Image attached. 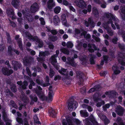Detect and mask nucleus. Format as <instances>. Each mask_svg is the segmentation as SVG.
<instances>
[{"mask_svg":"<svg viewBox=\"0 0 125 125\" xmlns=\"http://www.w3.org/2000/svg\"><path fill=\"white\" fill-rule=\"evenodd\" d=\"M17 44L18 45V46L20 49V50L22 51L23 49L22 47V41L21 40L19 39L17 41Z\"/></svg>","mask_w":125,"mask_h":125,"instance_id":"a878e982","label":"nucleus"},{"mask_svg":"<svg viewBox=\"0 0 125 125\" xmlns=\"http://www.w3.org/2000/svg\"><path fill=\"white\" fill-rule=\"evenodd\" d=\"M55 72L52 69H50L49 73V76L51 78H52L54 75Z\"/></svg>","mask_w":125,"mask_h":125,"instance_id":"ea45409f","label":"nucleus"},{"mask_svg":"<svg viewBox=\"0 0 125 125\" xmlns=\"http://www.w3.org/2000/svg\"><path fill=\"white\" fill-rule=\"evenodd\" d=\"M95 119L94 118L93 115L92 114H91L90 116L88 118H86V122L89 120L92 122Z\"/></svg>","mask_w":125,"mask_h":125,"instance_id":"c9c22d12","label":"nucleus"},{"mask_svg":"<svg viewBox=\"0 0 125 125\" xmlns=\"http://www.w3.org/2000/svg\"><path fill=\"white\" fill-rule=\"evenodd\" d=\"M61 78V77L59 75H57L54 77V80L55 81H56L57 80H60Z\"/></svg>","mask_w":125,"mask_h":125,"instance_id":"774afa93","label":"nucleus"},{"mask_svg":"<svg viewBox=\"0 0 125 125\" xmlns=\"http://www.w3.org/2000/svg\"><path fill=\"white\" fill-rule=\"evenodd\" d=\"M53 22L55 25H58L60 22V19L57 15H55L53 17Z\"/></svg>","mask_w":125,"mask_h":125,"instance_id":"412c9836","label":"nucleus"},{"mask_svg":"<svg viewBox=\"0 0 125 125\" xmlns=\"http://www.w3.org/2000/svg\"><path fill=\"white\" fill-rule=\"evenodd\" d=\"M69 63V64L73 67H75L76 66V64L75 63L74 59L73 58H72V60Z\"/></svg>","mask_w":125,"mask_h":125,"instance_id":"de8ad7c7","label":"nucleus"},{"mask_svg":"<svg viewBox=\"0 0 125 125\" xmlns=\"http://www.w3.org/2000/svg\"><path fill=\"white\" fill-rule=\"evenodd\" d=\"M10 89L14 93H15L17 92V87L14 84L10 85Z\"/></svg>","mask_w":125,"mask_h":125,"instance_id":"bb28decb","label":"nucleus"},{"mask_svg":"<svg viewBox=\"0 0 125 125\" xmlns=\"http://www.w3.org/2000/svg\"><path fill=\"white\" fill-rule=\"evenodd\" d=\"M88 46L89 48L88 49L89 51L91 53H93L94 52V50H97L98 51L100 50L99 48L97 47L94 44L89 43Z\"/></svg>","mask_w":125,"mask_h":125,"instance_id":"0eeeda50","label":"nucleus"},{"mask_svg":"<svg viewBox=\"0 0 125 125\" xmlns=\"http://www.w3.org/2000/svg\"><path fill=\"white\" fill-rule=\"evenodd\" d=\"M104 17L108 19L109 21L106 23H104L102 24L103 27L107 31H111V28L109 27V25L111 24V26L113 29H115V27L113 23H114L118 29H119V26L118 23L119 20L115 16L112 14L107 12L104 13Z\"/></svg>","mask_w":125,"mask_h":125,"instance_id":"f257e3e1","label":"nucleus"},{"mask_svg":"<svg viewBox=\"0 0 125 125\" xmlns=\"http://www.w3.org/2000/svg\"><path fill=\"white\" fill-rule=\"evenodd\" d=\"M39 8L37 4L36 3H34L31 6L30 10L31 12H36L39 9Z\"/></svg>","mask_w":125,"mask_h":125,"instance_id":"9b49d317","label":"nucleus"},{"mask_svg":"<svg viewBox=\"0 0 125 125\" xmlns=\"http://www.w3.org/2000/svg\"><path fill=\"white\" fill-rule=\"evenodd\" d=\"M76 78L77 79L79 80L80 81H83L84 76V74L81 71H78L76 73Z\"/></svg>","mask_w":125,"mask_h":125,"instance_id":"1a4fd4ad","label":"nucleus"},{"mask_svg":"<svg viewBox=\"0 0 125 125\" xmlns=\"http://www.w3.org/2000/svg\"><path fill=\"white\" fill-rule=\"evenodd\" d=\"M92 12L94 16L97 18L98 17V11L96 8H94L93 9Z\"/></svg>","mask_w":125,"mask_h":125,"instance_id":"b1692460","label":"nucleus"},{"mask_svg":"<svg viewBox=\"0 0 125 125\" xmlns=\"http://www.w3.org/2000/svg\"><path fill=\"white\" fill-rule=\"evenodd\" d=\"M67 70V69L62 68L60 70H59L58 71V72L62 75H64L65 74V73H65L66 71Z\"/></svg>","mask_w":125,"mask_h":125,"instance_id":"a18cd8bd","label":"nucleus"},{"mask_svg":"<svg viewBox=\"0 0 125 125\" xmlns=\"http://www.w3.org/2000/svg\"><path fill=\"white\" fill-rule=\"evenodd\" d=\"M49 54V53L48 51H45L44 52L41 51L39 52V56L45 57L48 55Z\"/></svg>","mask_w":125,"mask_h":125,"instance_id":"5701e85b","label":"nucleus"},{"mask_svg":"<svg viewBox=\"0 0 125 125\" xmlns=\"http://www.w3.org/2000/svg\"><path fill=\"white\" fill-rule=\"evenodd\" d=\"M13 51V49L11 45L9 46L8 47V53L9 55H12V51Z\"/></svg>","mask_w":125,"mask_h":125,"instance_id":"473e14b6","label":"nucleus"},{"mask_svg":"<svg viewBox=\"0 0 125 125\" xmlns=\"http://www.w3.org/2000/svg\"><path fill=\"white\" fill-rule=\"evenodd\" d=\"M39 20L41 21V24L42 25H45V22L44 20V19L43 18H40Z\"/></svg>","mask_w":125,"mask_h":125,"instance_id":"338daca9","label":"nucleus"},{"mask_svg":"<svg viewBox=\"0 0 125 125\" xmlns=\"http://www.w3.org/2000/svg\"><path fill=\"white\" fill-rule=\"evenodd\" d=\"M30 97L32 101L35 102H37L38 100V98L36 96L34 97L33 95H30Z\"/></svg>","mask_w":125,"mask_h":125,"instance_id":"37998d69","label":"nucleus"},{"mask_svg":"<svg viewBox=\"0 0 125 125\" xmlns=\"http://www.w3.org/2000/svg\"><path fill=\"white\" fill-rule=\"evenodd\" d=\"M96 56L94 54H91L90 58V61L91 64H94L95 63L94 61V59L96 58Z\"/></svg>","mask_w":125,"mask_h":125,"instance_id":"6ab92c4d","label":"nucleus"},{"mask_svg":"<svg viewBox=\"0 0 125 125\" xmlns=\"http://www.w3.org/2000/svg\"><path fill=\"white\" fill-rule=\"evenodd\" d=\"M47 5L49 9H52L55 6V4L53 0H49L47 2Z\"/></svg>","mask_w":125,"mask_h":125,"instance_id":"4468645a","label":"nucleus"},{"mask_svg":"<svg viewBox=\"0 0 125 125\" xmlns=\"http://www.w3.org/2000/svg\"><path fill=\"white\" fill-rule=\"evenodd\" d=\"M25 16V17L29 21H32L33 19L32 18V17L31 16Z\"/></svg>","mask_w":125,"mask_h":125,"instance_id":"69168bd1","label":"nucleus"},{"mask_svg":"<svg viewBox=\"0 0 125 125\" xmlns=\"http://www.w3.org/2000/svg\"><path fill=\"white\" fill-rule=\"evenodd\" d=\"M76 5L79 7H84L85 3L82 0H79V2H78L77 1L75 2Z\"/></svg>","mask_w":125,"mask_h":125,"instance_id":"a211bd4d","label":"nucleus"},{"mask_svg":"<svg viewBox=\"0 0 125 125\" xmlns=\"http://www.w3.org/2000/svg\"><path fill=\"white\" fill-rule=\"evenodd\" d=\"M90 26L91 28H93L94 26V23L93 21L91 20V18L89 19L88 24L86 23V27Z\"/></svg>","mask_w":125,"mask_h":125,"instance_id":"aec40b11","label":"nucleus"},{"mask_svg":"<svg viewBox=\"0 0 125 125\" xmlns=\"http://www.w3.org/2000/svg\"><path fill=\"white\" fill-rule=\"evenodd\" d=\"M80 91L83 94H85L86 92V87H83L80 89Z\"/></svg>","mask_w":125,"mask_h":125,"instance_id":"5fc2aeb1","label":"nucleus"},{"mask_svg":"<svg viewBox=\"0 0 125 125\" xmlns=\"http://www.w3.org/2000/svg\"><path fill=\"white\" fill-rule=\"evenodd\" d=\"M94 87L96 91H97L99 90V89L101 87V86L99 85V84H98L95 86Z\"/></svg>","mask_w":125,"mask_h":125,"instance_id":"680f3d73","label":"nucleus"},{"mask_svg":"<svg viewBox=\"0 0 125 125\" xmlns=\"http://www.w3.org/2000/svg\"><path fill=\"white\" fill-rule=\"evenodd\" d=\"M62 52L63 53L67 55L69 54L70 53L69 50L65 49H64Z\"/></svg>","mask_w":125,"mask_h":125,"instance_id":"4d7b16f0","label":"nucleus"},{"mask_svg":"<svg viewBox=\"0 0 125 125\" xmlns=\"http://www.w3.org/2000/svg\"><path fill=\"white\" fill-rule=\"evenodd\" d=\"M61 20L63 25L66 27L69 26V25L67 22L66 16L65 14H63L62 15Z\"/></svg>","mask_w":125,"mask_h":125,"instance_id":"f8f14e48","label":"nucleus"},{"mask_svg":"<svg viewBox=\"0 0 125 125\" xmlns=\"http://www.w3.org/2000/svg\"><path fill=\"white\" fill-rule=\"evenodd\" d=\"M86 109H87L88 111L89 112H92L93 110V108L90 106H88L86 105Z\"/></svg>","mask_w":125,"mask_h":125,"instance_id":"e2e57ef3","label":"nucleus"},{"mask_svg":"<svg viewBox=\"0 0 125 125\" xmlns=\"http://www.w3.org/2000/svg\"><path fill=\"white\" fill-rule=\"evenodd\" d=\"M8 68L7 67L3 68L2 69V71L3 73L5 75L7 76L8 71Z\"/></svg>","mask_w":125,"mask_h":125,"instance_id":"c756f323","label":"nucleus"},{"mask_svg":"<svg viewBox=\"0 0 125 125\" xmlns=\"http://www.w3.org/2000/svg\"><path fill=\"white\" fill-rule=\"evenodd\" d=\"M80 59L81 62L83 63V65H86V57L85 56L84 57L81 58Z\"/></svg>","mask_w":125,"mask_h":125,"instance_id":"09e8293b","label":"nucleus"},{"mask_svg":"<svg viewBox=\"0 0 125 125\" xmlns=\"http://www.w3.org/2000/svg\"><path fill=\"white\" fill-rule=\"evenodd\" d=\"M12 4L14 7L17 8L19 5V1L18 0H13Z\"/></svg>","mask_w":125,"mask_h":125,"instance_id":"4be33fe9","label":"nucleus"},{"mask_svg":"<svg viewBox=\"0 0 125 125\" xmlns=\"http://www.w3.org/2000/svg\"><path fill=\"white\" fill-rule=\"evenodd\" d=\"M78 103L74 100L70 101L68 104V107L70 111L75 110L78 105Z\"/></svg>","mask_w":125,"mask_h":125,"instance_id":"7ed1b4c3","label":"nucleus"},{"mask_svg":"<svg viewBox=\"0 0 125 125\" xmlns=\"http://www.w3.org/2000/svg\"><path fill=\"white\" fill-rule=\"evenodd\" d=\"M93 97L94 101L95 102H97L100 100L99 96L97 94H94Z\"/></svg>","mask_w":125,"mask_h":125,"instance_id":"cd10ccee","label":"nucleus"},{"mask_svg":"<svg viewBox=\"0 0 125 125\" xmlns=\"http://www.w3.org/2000/svg\"><path fill=\"white\" fill-rule=\"evenodd\" d=\"M118 46L121 51H125V44L119 43L118 44Z\"/></svg>","mask_w":125,"mask_h":125,"instance_id":"f704fd0d","label":"nucleus"},{"mask_svg":"<svg viewBox=\"0 0 125 125\" xmlns=\"http://www.w3.org/2000/svg\"><path fill=\"white\" fill-rule=\"evenodd\" d=\"M125 110L123 107L120 105H118L115 108V111L118 115L120 116H122L124 114Z\"/></svg>","mask_w":125,"mask_h":125,"instance_id":"6e6552de","label":"nucleus"},{"mask_svg":"<svg viewBox=\"0 0 125 125\" xmlns=\"http://www.w3.org/2000/svg\"><path fill=\"white\" fill-rule=\"evenodd\" d=\"M112 69L114 71V74L115 75H117L121 72L119 69V67L116 66H113L112 67Z\"/></svg>","mask_w":125,"mask_h":125,"instance_id":"ddd939ff","label":"nucleus"},{"mask_svg":"<svg viewBox=\"0 0 125 125\" xmlns=\"http://www.w3.org/2000/svg\"><path fill=\"white\" fill-rule=\"evenodd\" d=\"M109 57L108 55H104L103 56V60L105 61V63H107L108 61Z\"/></svg>","mask_w":125,"mask_h":125,"instance_id":"3c124183","label":"nucleus"},{"mask_svg":"<svg viewBox=\"0 0 125 125\" xmlns=\"http://www.w3.org/2000/svg\"><path fill=\"white\" fill-rule=\"evenodd\" d=\"M33 60V58L31 57H25L23 59V64L26 66H28L31 64Z\"/></svg>","mask_w":125,"mask_h":125,"instance_id":"39448f33","label":"nucleus"},{"mask_svg":"<svg viewBox=\"0 0 125 125\" xmlns=\"http://www.w3.org/2000/svg\"><path fill=\"white\" fill-rule=\"evenodd\" d=\"M23 84L21 86V88L23 89H25L26 88V86L28 85V83L27 81H24L23 82Z\"/></svg>","mask_w":125,"mask_h":125,"instance_id":"4c0bfd02","label":"nucleus"},{"mask_svg":"<svg viewBox=\"0 0 125 125\" xmlns=\"http://www.w3.org/2000/svg\"><path fill=\"white\" fill-rule=\"evenodd\" d=\"M117 94V92L114 90L110 91H106L105 93V94L103 95L102 97L103 98H105L106 97L105 95H108L109 98H114Z\"/></svg>","mask_w":125,"mask_h":125,"instance_id":"20e7f679","label":"nucleus"},{"mask_svg":"<svg viewBox=\"0 0 125 125\" xmlns=\"http://www.w3.org/2000/svg\"><path fill=\"white\" fill-rule=\"evenodd\" d=\"M34 119L35 123L39 124H41V123L39 121V118L37 116H35L34 117Z\"/></svg>","mask_w":125,"mask_h":125,"instance_id":"49530a36","label":"nucleus"},{"mask_svg":"<svg viewBox=\"0 0 125 125\" xmlns=\"http://www.w3.org/2000/svg\"><path fill=\"white\" fill-rule=\"evenodd\" d=\"M121 12V14L122 19L125 21V6H123L120 8Z\"/></svg>","mask_w":125,"mask_h":125,"instance_id":"dca6fc26","label":"nucleus"},{"mask_svg":"<svg viewBox=\"0 0 125 125\" xmlns=\"http://www.w3.org/2000/svg\"><path fill=\"white\" fill-rule=\"evenodd\" d=\"M21 64L19 63L18 62L15 61L14 62L13 66L14 69L15 70L17 71L18 69H20L21 67Z\"/></svg>","mask_w":125,"mask_h":125,"instance_id":"2eb2a0df","label":"nucleus"},{"mask_svg":"<svg viewBox=\"0 0 125 125\" xmlns=\"http://www.w3.org/2000/svg\"><path fill=\"white\" fill-rule=\"evenodd\" d=\"M10 103L11 105L13 107L16 108H17L18 107L17 106L16 104L14 102V101L13 100H11L10 101Z\"/></svg>","mask_w":125,"mask_h":125,"instance_id":"8fccbe9b","label":"nucleus"},{"mask_svg":"<svg viewBox=\"0 0 125 125\" xmlns=\"http://www.w3.org/2000/svg\"><path fill=\"white\" fill-rule=\"evenodd\" d=\"M29 39L32 40L38 43V46L41 48L43 46V42L37 36H33L30 34H28L27 35Z\"/></svg>","mask_w":125,"mask_h":125,"instance_id":"f03ea898","label":"nucleus"},{"mask_svg":"<svg viewBox=\"0 0 125 125\" xmlns=\"http://www.w3.org/2000/svg\"><path fill=\"white\" fill-rule=\"evenodd\" d=\"M103 120L104 121V124L107 125L110 122L109 120L107 118L106 116L104 115L103 116Z\"/></svg>","mask_w":125,"mask_h":125,"instance_id":"393cba45","label":"nucleus"},{"mask_svg":"<svg viewBox=\"0 0 125 125\" xmlns=\"http://www.w3.org/2000/svg\"><path fill=\"white\" fill-rule=\"evenodd\" d=\"M26 71L27 74L30 77H31V73L30 71L29 68L28 67L26 68Z\"/></svg>","mask_w":125,"mask_h":125,"instance_id":"864d4df0","label":"nucleus"},{"mask_svg":"<svg viewBox=\"0 0 125 125\" xmlns=\"http://www.w3.org/2000/svg\"><path fill=\"white\" fill-rule=\"evenodd\" d=\"M5 48V45L3 44H0V51H3L4 50Z\"/></svg>","mask_w":125,"mask_h":125,"instance_id":"bf43d9fd","label":"nucleus"},{"mask_svg":"<svg viewBox=\"0 0 125 125\" xmlns=\"http://www.w3.org/2000/svg\"><path fill=\"white\" fill-rule=\"evenodd\" d=\"M66 121L68 125H73L71 119L69 117L66 118Z\"/></svg>","mask_w":125,"mask_h":125,"instance_id":"e433bc0d","label":"nucleus"},{"mask_svg":"<svg viewBox=\"0 0 125 125\" xmlns=\"http://www.w3.org/2000/svg\"><path fill=\"white\" fill-rule=\"evenodd\" d=\"M78 45L81 46L82 47H83L84 48V50H86V43H85L83 44L82 42H80L78 44Z\"/></svg>","mask_w":125,"mask_h":125,"instance_id":"603ef678","label":"nucleus"},{"mask_svg":"<svg viewBox=\"0 0 125 125\" xmlns=\"http://www.w3.org/2000/svg\"><path fill=\"white\" fill-rule=\"evenodd\" d=\"M110 106V104H105L104 106H103V108L104 111H105L107 110V109L109 108Z\"/></svg>","mask_w":125,"mask_h":125,"instance_id":"79ce46f5","label":"nucleus"},{"mask_svg":"<svg viewBox=\"0 0 125 125\" xmlns=\"http://www.w3.org/2000/svg\"><path fill=\"white\" fill-rule=\"evenodd\" d=\"M81 116L82 117H86V110H81L80 111Z\"/></svg>","mask_w":125,"mask_h":125,"instance_id":"a19ab883","label":"nucleus"},{"mask_svg":"<svg viewBox=\"0 0 125 125\" xmlns=\"http://www.w3.org/2000/svg\"><path fill=\"white\" fill-rule=\"evenodd\" d=\"M61 8L59 6L56 7L54 9V12L56 14L59 13L61 10Z\"/></svg>","mask_w":125,"mask_h":125,"instance_id":"58836bf2","label":"nucleus"},{"mask_svg":"<svg viewBox=\"0 0 125 125\" xmlns=\"http://www.w3.org/2000/svg\"><path fill=\"white\" fill-rule=\"evenodd\" d=\"M17 121L20 124H22L23 121L21 118L19 117H17L16 118Z\"/></svg>","mask_w":125,"mask_h":125,"instance_id":"13d9d810","label":"nucleus"},{"mask_svg":"<svg viewBox=\"0 0 125 125\" xmlns=\"http://www.w3.org/2000/svg\"><path fill=\"white\" fill-rule=\"evenodd\" d=\"M49 113L51 116L53 117H56V113L54 110L50 111Z\"/></svg>","mask_w":125,"mask_h":125,"instance_id":"7c9ffc66","label":"nucleus"},{"mask_svg":"<svg viewBox=\"0 0 125 125\" xmlns=\"http://www.w3.org/2000/svg\"><path fill=\"white\" fill-rule=\"evenodd\" d=\"M53 92V91H49V92L48 100L49 101H51L52 100L53 95H52V94Z\"/></svg>","mask_w":125,"mask_h":125,"instance_id":"c85d7f7f","label":"nucleus"},{"mask_svg":"<svg viewBox=\"0 0 125 125\" xmlns=\"http://www.w3.org/2000/svg\"><path fill=\"white\" fill-rule=\"evenodd\" d=\"M8 16L11 17L12 19H14L16 18V17L14 15L13 10L11 8L9 9L6 11Z\"/></svg>","mask_w":125,"mask_h":125,"instance_id":"9d476101","label":"nucleus"},{"mask_svg":"<svg viewBox=\"0 0 125 125\" xmlns=\"http://www.w3.org/2000/svg\"><path fill=\"white\" fill-rule=\"evenodd\" d=\"M13 71L12 69H8V71L7 76H10L11 74L13 73Z\"/></svg>","mask_w":125,"mask_h":125,"instance_id":"0e129e2a","label":"nucleus"},{"mask_svg":"<svg viewBox=\"0 0 125 125\" xmlns=\"http://www.w3.org/2000/svg\"><path fill=\"white\" fill-rule=\"evenodd\" d=\"M118 57L121 58L118 59V61L120 64L123 66H125V62L124 61L123 59H125V53L120 52L118 54Z\"/></svg>","mask_w":125,"mask_h":125,"instance_id":"423d86ee","label":"nucleus"},{"mask_svg":"<svg viewBox=\"0 0 125 125\" xmlns=\"http://www.w3.org/2000/svg\"><path fill=\"white\" fill-rule=\"evenodd\" d=\"M45 31H55L53 30L52 28H51L50 26H47L45 27L44 28Z\"/></svg>","mask_w":125,"mask_h":125,"instance_id":"6e6d98bb","label":"nucleus"},{"mask_svg":"<svg viewBox=\"0 0 125 125\" xmlns=\"http://www.w3.org/2000/svg\"><path fill=\"white\" fill-rule=\"evenodd\" d=\"M73 45V44L70 41L67 42L66 44L67 47L68 48H72Z\"/></svg>","mask_w":125,"mask_h":125,"instance_id":"c03bdc74","label":"nucleus"},{"mask_svg":"<svg viewBox=\"0 0 125 125\" xmlns=\"http://www.w3.org/2000/svg\"><path fill=\"white\" fill-rule=\"evenodd\" d=\"M50 40L52 42H54L58 39L57 37L56 36H52L49 37Z\"/></svg>","mask_w":125,"mask_h":125,"instance_id":"2f4dec72","label":"nucleus"},{"mask_svg":"<svg viewBox=\"0 0 125 125\" xmlns=\"http://www.w3.org/2000/svg\"><path fill=\"white\" fill-rule=\"evenodd\" d=\"M34 90L39 98L42 100L44 99L43 96L41 94V91L38 90L37 88H34Z\"/></svg>","mask_w":125,"mask_h":125,"instance_id":"f3484780","label":"nucleus"},{"mask_svg":"<svg viewBox=\"0 0 125 125\" xmlns=\"http://www.w3.org/2000/svg\"><path fill=\"white\" fill-rule=\"evenodd\" d=\"M74 122L77 125H80L81 123L79 120L77 119H75L74 121Z\"/></svg>","mask_w":125,"mask_h":125,"instance_id":"052dcab7","label":"nucleus"},{"mask_svg":"<svg viewBox=\"0 0 125 125\" xmlns=\"http://www.w3.org/2000/svg\"><path fill=\"white\" fill-rule=\"evenodd\" d=\"M116 121L119 125H125L122 122V119L120 117H118Z\"/></svg>","mask_w":125,"mask_h":125,"instance_id":"72a5a7b5","label":"nucleus"}]
</instances>
